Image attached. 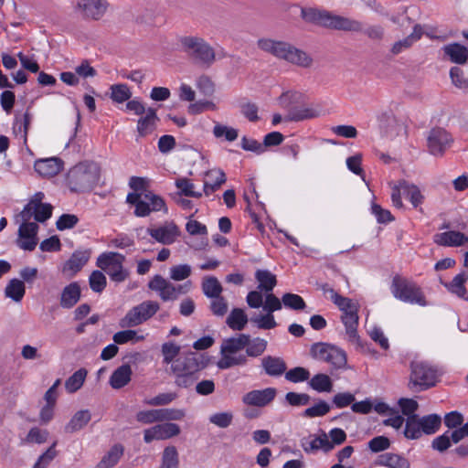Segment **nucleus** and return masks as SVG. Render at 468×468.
Instances as JSON below:
<instances>
[{
	"mask_svg": "<svg viewBox=\"0 0 468 468\" xmlns=\"http://www.w3.org/2000/svg\"><path fill=\"white\" fill-rule=\"evenodd\" d=\"M77 7L84 17L98 20L105 13L107 2L105 0H79Z\"/></svg>",
	"mask_w": 468,
	"mask_h": 468,
	"instance_id": "f3484780",
	"label": "nucleus"
},
{
	"mask_svg": "<svg viewBox=\"0 0 468 468\" xmlns=\"http://www.w3.org/2000/svg\"><path fill=\"white\" fill-rule=\"evenodd\" d=\"M126 202L134 206L133 214L139 218L149 216V209L146 204L143 202V192L129 193L126 197Z\"/></svg>",
	"mask_w": 468,
	"mask_h": 468,
	"instance_id": "37998d69",
	"label": "nucleus"
},
{
	"mask_svg": "<svg viewBox=\"0 0 468 468\" xmlns=\"http://www.w3.org/2000/svg\"><path fill=\"white\" fill-rule=\"evenodd\" d=\"M176 186L179 189L177 195L189 197L199 198L202 197L201 192L194 191V184L187 178L182 177L176 180Z\"/></svg>",
	"mask_w": 468,
	"mask_h": 468,
	"instance_id": "864d4df0",
	"label": "nucleus"
},
{
	"mask_svg": "<svg viewBox=\"0 0 468 468\" xmlns=\"http://www.w3.org/2000/svg\"><path fill=\"white\" fill-rule=\"evenodd\" d=\"M90 257V250H75L63 264L62 272L70 276L75 275L86 265Z\"/></svg>",
	"mask_w": 468,
	"mask_h": 468,
	"instance_id": "6ab92c4d",
	"label": "nucleus"
},
{
	"mask_svg": "<svg viewBox=\"0 0 468 468\" xmlns=\"http://www.w3.org/2000/svg\"><path fill=\"white\" fill-rule=\"evenodd\" d=\"M309 386L317 392H330L333 389V382L330 377L324 373L314 375L308 382Z\"/></svg>",
	"mask_w": 468,
	"mask_h": 468,
	"instance_id": "79ce46f5",
	"label": "nucleus"
},
{
	"mask_svg": "<svg viewBox=\"0 0 468 468\" xmlns=\"http://www.w3.org/2000/svg\"><path fill=\"white\" fill-rule=\"evenodd\" d=\"M53 207L51 204L35 205L27 203L23 210L17 215L22 221H29L34 218L37 222L43 223L51 218Z\"/></svg>",
	"mask_w": 468,
	"mask_h": 468,
	"instance_id": "2eb2a0df",
	"label": "nucleus"
},
{
	"mask_svg": "<svg viewBox=\"0 0 468 468\" xmlns=\"http://www.w3.org/2000/svg\"><path fill=\"white\" fill-rule=\"evenodd\" d=\"M133 371L129 364H123L117 367L110 377V385L114 389L125 387L132 378Z\"/></svg>",
	"mask_w": 468,
	"mask_h": 468,
	"instance_id": "cd10ccee",
	"label": "nucleus"
},
{
	"mask_svg": "<svg viewBox=\"0 0 468 468\" xmlns=\"http://www.w3.org/2000/svg\"><path fill=\"white\" fill-rule=\"evenodd\" d=\"M420 427L423 433L434 434L441 427V418L437 414H430L420 418Z\"/></svg>",
	"mask_w": 468,
	"mask_h": 468,
	"instance_id": "49530a36",
	"label": "nucleus"
},
{
	"mask_svg": "<svg viewBox=\"0 0 468 468\" xmlns=\"http://www.w3.org/2000/svg\"><path fill=\"white\" fill-rule=\"evenodd\" d=\"M178 465L179 459L176 448L175 446L165 447L163 452L160 468H178Z\"/></svg>",
	"mask_w": 468,
	"mask_h": 468,
	"instance_id": "3c124183",
	"label": "nucleus"
},
{
	"mask_svg": "<svg viewBox=\"0 0 468 468\" xmlns=\"http://www.w3.org/2000/svg\"><path fill=\"white\" fill-rule=\"evenodd\" d=\"M361 27L362 30L360 31L363 33L366 37H367L372 41H381L383 40L385 37V29L380 25H369L367 27H364L363 23L361 22Z\"/></svg>",
	"mask_w": 468,
	"mask_h": 468,
	"instance_id": "052dcab7",
	"label": "nucleus"
},
{
	"mask_svg": "<svg viewBox=\"0 0 468 468\" xmlns=\"http://www.w3.org/2000/svg\"><path fill=\"white\" fill-rule=\"evenodd\" d=\"M207 359L205 355L196 352H188L177 357L171 365L172 373L197 374L207 367Z\"/></svg>",
	"mask_w": 468,
	"mask_h": 468,
	"instance_id": "9d476101",
	"label": "nucleus"
},
{
	"mask_svg": "<svg viewBox=\"0 0 468 468\" xmlns=\"http://www.w3.org/2000/svg\"><path fill=\"white\" fill-rule=\"evenodd\" d=\"M422 35V29L420 26L415 25L413 32L402 40L395 42L391 48V52L394 55H398L404 49L409 48L414 42L419 40Z\"/></svg>",
	"mask_w": 468,
	"mask_h": 468,
	"instance_id": "58836bf2",
	"label": "nucleus"
},
{
	"mask_svg": "<svg viewBox=\"0 0 468 468\" xmlns=\"http://www.w3.org/2000/svg\"><path fill=\"white\" fill-rule=\"evenodd\" d=\"M358 311H351L350 313H345L341 315V321L346 327V334L348 336V340L354 344L360 345V337L357 334L358 325Z\"/></svg>",
	"mask_w": 468,
	"mask_h": 468,
	"instance_id": "bb28decb",
	"label": "nucleus"
},
{
	"mask_svg": "<svg viewBox=\"0 0 468 468\" xmlns=\"http://www.w3.org/2000/svg\"><path fill=\"white\" fill-rule=\"evenodd\" d=\"M213 134L217 138L225 137L229 142H233L238 138V130L222 124H216L213 128Z\"/></svg>",
	"mask_w": 468,
	"mask_h": 468,
	"instance_id": "69168bd1",
	"label": "nucleus"
},
{
	"mask_svg": "<svg viewBox=\"0 0 468 468\" xmlns=\"http://www.w3.org/2000/svg\"><path fill=\"white\" fill-rule=\"evenodd\" d=\"M38 229L36 222L22 221L18 229L19 239L16 241L17 246L24 250H34L37 244Z\"/></svg>",
	"mask_w": 468,
	"mask_h": 468,
	"instance_id": "4468645a",
	"label": "nucleus"
},
{
	"mask_svg": "<svg viewBox=\"0 0 468 468\" xmlns=\"http://www.w3.org/2000/svg\"><path fill=\"white\" fill-rule=\"evenodd\" d=\"M267 341L261 337L251 339L250 337V344L246 346V356L251 357H258L261 356L267 348Z\"/></svg>",
	"mask_w": 468,
	"mask_h": 468,
	"instance_id": "603ef678",
	"label": "nucleus"
},
{
	"mask_svg": "<svg viewBox=\"0 0 468 468\" xmlns=\"http://www.w3.org/2000/svg\"><path fill=\"white\" fill-rule=\"evenodd\" d=\"M309 378V370L303 367H296L285 372V379L292 383L303 382Z\"/></svg>",
	"mask_w": 468,
	"mask_h": 468,
	"instance_id": "bf43d9fd",
	"label": "nucleus"
},
{
	"mask_svg": "<svg viewBox=\"0 0 468 468\" xmlns=\"http://www.w3.org/2000/svg\"><path fill=\"white\" fill-rule=\"evenodd\" d=\"M434 242L441 246L458 247L468 243V236L454 230L434 235Z\"/></svg>",
	"mask_w": 468,
	"mask_h": 468,
	"instance_id": "5701e85b",
	"label": "nucleus"
},
{
	"mask_svg": "<svg viewBox=\"0 0 468 468\" xmlns=\"http://www.w3.org/2000/svg\"><path fill=\"white\" fill-rule=\"evenodd\" d=\"M91 414L88 410L77 411L65 426V431L74 433L83 429L90 420Z\"/></svg>",
	"mask_w": 468,
	"mask_h": 468,
	"instance_id": "c756f323",
	"label": "nucleus"
},
{
	"mask_svg": "<svg viewBox=\"0 0 468 468\" xmlns=\"http://www.w3.org/2000/svg\"><path fill=\"white\" fill-rule=\"evenodd\" d=\"M304 100L305 95L297 90L285 91L279 97L281 106L288 112L292 107H297L298 104L303 103Z\"/></svg>",
	"mask_w": 468,
	"mask_h": 468,
	"instance_id": "ea45409f",
	"label": "nucleus"
},
{
	"mask_svg": "<svg viewBox=\"0 0 468 468\" xmlns=\"http://www.w3.org/2000/svg\"><path fill=\"white\" fill-rule=\"evenodd\" d=\"M250 322L255 324L259 329L270 330L277 326L274 315L271 314H265L255 315L250 318Z\"/></svg>",
	"mask_w": 468,
	"mask_h": 468,
	"instance_id": "13d9d810",
	"label": "nucleus"
},
{
	"mask_svg": "<svg viewBox=\"0 0 468 468\" xmlns=\"http://www.w3.org/2000/svg\"><path fill=\"white\" fill-rule=\"evenodd\" d=\"M390 291L392 295L403 302L420 306H427L428 302L421 287L413 280L401 275H395L392 279Z\"/></svg>",
	"mask_w": 468,
	"mask_h": 468,
	"instance_id": "423d86ee",
	"label": "nucleus"
},
{
	"mask_svg": "<svg viewBox=\"0 0 468 468\" xmlns=\"http://www.w3.org/2000/svg\"><path fill=\"white\" fill-rule=\"evenodd\" d=\"M81 289L77 282H70L61 292L59 303L64 309L72 308L80 299Z\"/></svg>",
	"mask_w": 468,
	"mask_h": 468,
	"instance_id": "b1692460",
	"label": "nucleus"
},
{
	"mask_svg": "<svg viewBox=\"0 0 468 468\" xmlns=\"http://www.w3.org/2000/svg\"><path fill=\"white\" fill-rule=\"evenodd\" d=\"M160 309V304L155 301H144L133 307L121 319L122 327H134L153 317Z\"/></svg>",
	"mask_w": 468,
	"mask_h": 468,
	"instance_id": "1a4fd4ad",
	"label": "nucleus"
},
{
	"mask_svg": "<svg viewBox=\"0 0 468 468\" xmlns=\"http://www.w3.org/2000/svg\"><path fill=\"white\" fill-rule=\"evenodd\" d=\"M400 187L402 188V194L410 200L414 207H418L423 203L424 196L417 186L402 180L400 181Z\"/></svg>",
	"mask_w": 468,
	"mask_h": 468,
	"instance_id": "4c0bfd02",
	"label": "nucleus"
},
{
	"mask_svg": "<svg viewBox=\"0 0 468 468\" xmlns=\"http://www.w3.org/2000/svg\"><path fill=\"white\" fill-rule=\"evenodd\" d=\"M124 448L122 444H114L101 458L95 468H112L115 466L123 455Z\"/></svg>",
	"mask_w": 468,
	"mask_h": 468,
	"instance_id": "473e14b6",
	"label": "nucleus"
},
{
	"mask_svg": "<svg viewBox=\"0 0 468 468\" xmlns=\"http://www.w3.org/2000/svg\"><path fill=\"white\" fill-rule=\"evenodd\" d=\"M159 118L156 113V110L149 107L144 116H142L137 122V133L138 136L145 137L152 133L155 128Z\"/></svg>",
	"mask_w": 468,
	"mask_h": 468,
	"instance_id": "4be33fe9",
	"label": "nucleus"
},
{
	"mask_svg": "<svg viewBox=\"0 0 468 468\" xmlns=\"http://www.w3.org/2000/svg\"><path fill=\"white\" fill-rule=\"evenodd\" d=\"M302 19L323 27L343 30L361 31V22L349 17L335 15L325 9L316 7H300Z\"/></svg>",
	"mask_w": 468,
	"mask_h": 468,
	"instance_id": "f03ea898",
	"label": "nucleus"
},
{
	"mask_svg": "<svg viewBox=\"0 0 468 468\" xmlns=\"http://www.w3.org/2000/svg\"><path fill=\"white\" fill-rule=\"evenodd\" d=\"M276 394L277 390L274 388L255 389L246 393L242 397V402L249 406L265 407L275 399Z\"/></svg>",
	"mask_w": 468,
	"mask_h": 468,
	"instance_id": "dca6fc26",
	"label": "nucleus"
},
{
	"mask_svg": "<svg viewBox=\"0 0 468 468\" xmlns=\"http://www.w3.org/2000/svg\"><path fill=\"white\" fill-rule=\"evenodd\" d=\"M136 420L143 424H152L154 422H162L160 409L141 410L136 413Z\"/></svg>",
	"mask_w": 468,
	"mask_h": 468,
	"instance_id": "680f3d73",
	"label": "nucleus"
},
{
	"mask_svg": "<svg viewBox=\"0 0 468 468\" xmlns=\"http://www.w3.org/2000/svg\"><path fill=\"white\" fill-rule=\"evenodd\" d=\"M409 388L413 392H420L436 385L437 368L426 361L414 360L410 363Z\"/></svg>",
	"mask_w": 468,
	"mask_h": 468,
	"instance_id": "0eeeda50",
	"label": "nucleus"
},
{
	"mask_svg": "<svg viewBox=\"0 0 468 468\" xmlns=\"http://www.w3.org/2000/svg\"><path fill=\"white\" fill-rule=\"evenodd\" d=\"M110 90L111 99L117 103H122L132 97V91L127 84H113L110 87Z\"/></svg>",
	"mask_w": 468,
	"mask_h": 468,
	"instance_id": "8fccbe9b",
	"label": "nucleus"
},
{
	"mask_svg": "<svg viewBox=\"0 0 468 468\" xmlns=\"http://www.w3.org/2000/svg\"><path fill=\"white\" fill-rule=\"evenodd\" d=\"M378 463L382 466H386L388 468H410V464L407 458L392 453L386 452L380 454L378 458Z\"/></svg>",
	"mask_w": 468,
	"mask_h": 468,
	"instance_id": "7c9ffc66",
	"label": "nucleus"
},
{
	"mask_svg": "<svg viewBox=\"0 0 468 468\" xmlns=\"http://www.w3.org/2000/svg\"><path fill=\"white\" fill-rule=\"evenodd\" d=\"M162 422H172L182 420L186 417V411L183 409L164 408L160 409Z\"/></svg>",
	"mask_w": 468,
	"mask_h": 468,
	"instance_id": "338daca9",
	"label": "nucleus"
},
{
	"mask_svg": "<svg viewBox=\"0 0 468 468\" xmlns=\"http://www.w3.org/2000/svg\"><path fill=\"white\" fill-rule=\"evenodd\" d=\"M467 281L468 273L462 271L455 275L450 282H444L442 281H441V282L448 290L449 292L468 302V292L465 288V283Z\"/></svg>",
	"mask_w": 468,
	"mask_h": 468,
	"instance_id": "412c9836",
	"label": "nucleus"
},
{
	"mask_svg": "<svg viewBox=\"0 0 468 468\" xmlns=\"http://www.w3.org/2000/svg\"><path fill=\"white\" fill-rule=\"evenodd\" d=\"M442 50L452 63L464 64L468 60V49L459 43L445 45Z\"/></svg>",
	"mask_w": 468,
	"mask_h": 468,
	"instance_id": "c85d7f7f",
	"label": "nucleus"
},
{
	"mask_svg": "<svg viewBox=\"0 0 468 468\" xmlns=\"http://www.w3.org/2000/svg\"><path fill=\"white\" fill-rule=\"evenodd\" d=\"M320 116V112L308 107H292L287 113L286 119L292 122H301L303 120L314 119Z\"/></svg>",
	"mask_w": 468,
	"mask_h": 468,
	"instance_id": "e433bc0d",
	"label": "nucleus"
},
{
	"mask_svg": "<svg viewBox=\"0 0 468 468\" xmlns=\"http://www.w3.org/2000/svg\"><path fill=\"white\" fill-rule=\"evenodd\" d=\"M332 302L342 311L343 314L351 311H358L357 304L351 299L338 294L334 289H330Z\"/></svg>",
	"mask_w": 468,
	"mask_h": 468,
	"instance_id": "de8ad7c7",
	"label": "nucleus"
},
{
	"mask_svg": "<svg viewBox=\"0 0 468 468\" xmlns=\"http://www.w3.org/2000/svg\"><path fill=\"white\" fill-rule=\"evenodd\" d=\"M249 344L250 335L247 334H239L236 336L224 339L220 346V358L217 362V367L219 369H229L247 365V356L239 352Z\"/></svg>",
	"mask_w": 468,
	"mask_h": 468,
	"instance_id": "20e7f679",
	"label": "nucleus"
},
{
	"mask_svg": "<svg viewBox=\"0 0 468 468\" xmlns=\"http://www.w3.org/2000/svg\"><path fill=\"white\" fill-rule=\"evenodd\" d=\"M255 279L258 290L270 293L277 284L276 276L268 270H257Z\"/></svg>",
	"mask_w": 468,
	"mask_h": 468,
	"instance_id": "f704fd0d",
	"label": "nucleus"
},
{
	"mask_svg": "<svg viewBox=\"0 0 468 468\" xmlns=\"http://www.w3.org/2000/svg\"><path fill=\"white\" fill-rule=\"evenodd\" d=\"M181 429L178 424L174 422H165L156 424L144 431V441L150 443L154 440L165 441L179 435Z\"/></svg>",
	"mask_w": 468,
	"mask_h": 468,
	"instance_id": "ddd939ff",
	"label": "nucleus"
},
{
	"mask_svg": "<svg viewBox=\"0 0 468 468\" xmlns=\"http://www.w3.org/2000/svg\"><path fill=\"white\" fill-rule=\"evenodd\" d=\"M100 179V169L94 163H80L67 175V183L72 192L90 191Z\"/></svg>",
	"mask_w": 468,
	"mask_h": 468,
	"instance_id": "39448f33",
	"label": "nucleus"
},
{
	"mask_svg": "<svg viewBox=\"0 0 468 468\" xmlns=\"http://www.w3.org/2000/svg\"><path fill=\"white\" fill-rule=\"evenodd\" d=\"M426 139L428 152L434 156H442L453 142L452 135L441 127L431 129Z\"/></svg>",
	"mask_w": 468,
	"mask_h": 468,
	"instance_id": "f8f14e48",
	"label": "nucleus"
},
{
	"mask_svg": "<svg viewBox=\"0 0 468 468\" xmlns=\"http://www.w3.org/2000/svg\"><path fill=\"white\" fill-rule=\"evenodd\" d=\"M125 256L118 252H103L98 258L96 265L105 271L112 282H122L128 276L129 271L123 268Z\"/></svg>",
	"mask_w": 468,
	"mask_h": 468,
	"instance_id": "6e6552de",
	"label": "nucleus"
},
{
	"mask_svg": "<svg viewBox=\"0 0 468 468\" xmlns=\"http://www.w3.org/2000/svg\"><path fill=\"white\" fill-rule=\"evenodd\" d=\"M249 318L241 308H233L226 319L227 325L234 331H241L248 324Z\"/></svg>",
	"mask_w": 468,
	"mask_h": 468,
	"instance_id": "72a5a7b5",
	"label": "nucleus"
},
{
	"mask_svg": "<svg viewBox=\"0 0 468 468\" xmlns=\"http://www.w3.org/2000/svg\"><path fill=\"white\" fill-rule=\"evenodd\" d=\"M233 420V414L229 411L217 412L209 416V422L217 427L228 428Z\"/></svg>",
	"mask_w": 468,
	"mask_h": 468,
	"instance_id": "774afa93",
	"label": "nucleus"
},
{
	"mask_svg": "<svg viewBox=\"0 0 468 468\" xmlns=\"http://www.w3.org/2000/svg\"><path fill=\"white\" fill-rule=\"evenodd\" d=\"M26 292V287L23 281L18 279H12L5 289V294L6 297L12 299L15 302H20Z\"/></svg>",
	"mask_w": 468,
	"mask_h": 468,
	"instance_id": "a19ab883",
	"label": "nucleus"
},
{
	"mask_svg": "<svg viewBox=\"0 0 468 468\" xmlns=\"http://www.w3.org/2000/svg\"><path fill=\"white\" fill-rule=\"evenodd\" d=\"M57 441H54L52 445L38 457L32 468H47L58 455V452L55 449Z\"/></svg>",
	"mask_w": 468,
	"mask_h": 468,
	"instance_id": "0e129e2a",
	"label": "nucleus"
},
{
	"mask_svg": "<svg viewBox=\"0 0 468 468\" xmlns=\"http://www.w3.org/2000/svg\"><path fill=\"white\" fill-rule=\"evenodd\" d=\"M331 410L330 405L324 400H319L315 405L307 408L303 416L305 418H316L326 415Z\"/></svg>",
	"mask_w": 468,
	"mask_h": 468,
	"instance_id": "6e6d98bb",
	"label": "nucleus"
},
{
	"mask_svg": "<svg viewBox=\"0 0 468 468\" xmlns=\"http://www.w3.org/2000/svg\"><path fill=\"white\" fill-rule=\"evenodd\" d=\"M180 44L184 52L188 55L195 64L206 69L210 68L216 62L218 57L222 58L227 56L223 50L217 53L214 48L200 37H182Z\"/></svg>",
	"mask_w": 468,
	"mask_h": 468,
	"instance_id": "7ed1b4c3",
	"label": "nucleus"
},
{
	"mask_svg": "<svg viewBox=\"0 0 468 468\" xmlns=\"http://www.w3.org/2000/svg\"><path fill=\"white\" fill-rule=\"evenodd\" d=\"M147 232L156 241L169 245L175 242L178 235V229L175 224H170L157 229H148Z\"/></svg>",
	"mask_w": 468,
	"mask_h": 468,
	"instance_id": "393cba45",
	"label": "nucleus"
},
{
	"mask_svg": "<svg viewBox=\"0 0 468 468\" xmlns=\"http://www.w3.org/2000/svg\"><path fill=\"white\" fill-rule=\"evenodd\" d=\"M89 283L93 292H101L107 285V280L101 271H93L89 277Z\"/></svg>",
	"mask_w": 468,
	"mask_h": 468,
	"instance_id": "e2e57ef3",
	"label": "nucleus"
},
{
	"mask_svg": "<svg viewBox=\"0 0 468 468\" xmlns=\"http://www.w3.org/2000/svg\"><path fill=\"white\" fill-rule=\"evenodd\" d=\"M88 371L85 368H80L75 371L65 382V388L69 393H75L82 386L87 378Z\"/></svg>",
	"mask_w": 468,
	"mask_h": 468,
	"instance_id": "c03bdc74",
	"label": "nucleus"
},
{
	"mask_svg": "<svg viewBox=\"0 0 468 468\" xmlns=\"http://www.w3.org/2000/svg\"><path fill=\"white\" fill-rule=\"evenodd\" d=\"M301 446L307 453L322 450L324 452H329L333 450V446L329 444V439L324 431L319 436H310L309 438H303L301 440Z\"/></svg>",
	"mask_w": 468,
	"mask_h": 468,
	"instance_id": "a211bd4d",
	"label": "nucleus"
},
{
	"mask_svg": "<svg viewBox=\"0 0 468 468\" xmlns=\"http://www.w3.org/2000/svg\"><path fill=\"white\" fill-rule=\"evenodd\" d=\"M420 422L418 415L410 416L406 420V425L404 430V435L407 439L416 440L421 436Z\"/></svg>",
	"mask_w": 468,
	"mask_h": 468,
	"instance_id": "09e8293b",
	"label": "nucleus"
},
{
	"mask_svg": "<svg viewBox=\"0 0 468 468\" xmlns=\"http://www.w3.org/2000/svg\"><path fill=\"white\" fill-rule=\"evenodd\" d=\"M261 367L270 377H280L285 374L287 365L280 356H266L261 359Z\"/></svg>",
	"mask_w": 468,
	"mask_h": 468,
	"instance_id": "a878e982",
	"label": "nucleus"
},
{
	"mask_svg": "<svg viewBox=\"0 0 468 468\" xmlns=\"http://www.w3.org/2000/svg\"><path fill=\"white\" fill-rule=\"evenodd\" d=\"M282 302L285 307L295 311L303 310L306 306L303 297L292 292L284 293L282 297Z\"/></svg>",
	"mask_w": 468,
	"mask_h": 468,
	"instance_id": "5fc2aeb1",
	"label": "nucleus"
},
{
	"mask_svg": "<svg viewBox=\"0 0 468 468\" xmlns=\"http://www.w3.org/2000/svg\"><path fill=\"white\" fill-rule=\"evenodd\" d=\"M143 202L148 207L149 215L152 212L163 211L165 214L168 212V208L164 198L154 194L152 191L144 190L143 192Z\"/></svg>",
	"mask_w": 468,
	"mask_h": 468,
	"instance_id": "2f4dec72",
	"label": "nucleus"
},
{
	"mask_svg": "<svg viewBox=\"0 0 468 468\" xmlns=\"http://www.w3.org/2000/svg\"><path fill=\"white\" fill-rule=\"evenodd\" d=\"M324 361L330 364L335 369H343L346 368L347 363L346 354L343 349L332 345Z\"/></svg>",
	"mask_w": 468,
	"mask_h": 468,
	"instance_id": "c9c22d12",
	"label": "nucleus"
},
{
	"mask_svg": "<svg viewBox=\"0 0 468 468\" xmlns=\"http://www.w3.org/2000/svg\"><path fill=\"white\" fill-rule=\"evenodd\" d=\"M148 288L158 293L164 302L175 301L179 294L186 293V285H175L160 274H155L148 282Z\"/></svg>",
	"mask_w": 468,
	"mask_h": 468,
	"instance_id": "9b49d317",
	"label": "nucleus"
},
{
	"mask_svg": "<svg viewBox=\"0 0 468 468\" xmlns=\"http://www.w3.org/2000/svg\"><path fill=\"white\" fill-rule=\"evenodd\" d=\"M257 47L278 59L300 68L308 69L314 63L313 58L308 53L287 41L262 37L257 40Z\"/></svg>",
	"mask_w": 468,
	"mask_h": 468,
	"instance_id": "f257e3e1",
	"label": "nucleus"
},
{
	"mask_svg": "<svg viewBox=\"0 0 468 468\" xmlns=\"http://www.w3.org/2000/svg\"><path fill=\"white\" fill-rule=\"evenodd\" d=\"M34 168L40 176L52 177L63 169V162L58 157L40 159L35 162Z\"/></svg>",
	"mask_w": 468,
	"mask_h": 468,
	"instance_id": "aec40b11",
	"label": "nucleus"
},
{
	"mask_svg": "<svg viewBox=\"0 0 468 468\" xmlns=\"http://www.w3.org/2000/svg\"><path fill=\"white\" fill-rule=\"evenodd\" d=\"M163 362L165 364L174 363L180 353V346L174 342H166L162 345Z\"/></svg>",
	"mask_w": 468,
	"mask_h": 468,
	"instance_id": "4d7b16f0",
	"label": "nucleus"
},
{
	"mask_svg": "<svg viewBox=\"0 0 468 468\" xmlns=\"http://www.w3.org/2000/svg\"><path fill=\"white\" fill-rule=\"evenodd\" d=\"M223 288L218 280L214 276L205 277L202 281V292L207 298L221 295Z\"/></svg>",
	"mask_w": 468,
	"mask_h": 468,
	"instance_id": "a18cd8bd",
	"label": "nucleus"
}]
</instances>
